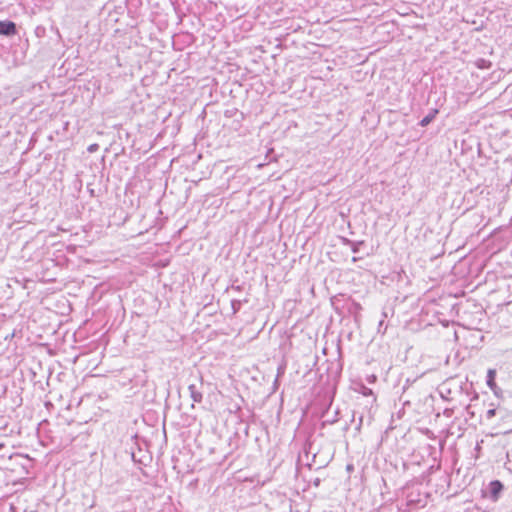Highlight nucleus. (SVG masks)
<instances>
[{"label": "nucleus", "instance_id": "1", "mask_svg": "<svg viewBox=\"0 0 512 512\" xmlns=\"http://www.w3.org/2000/svg\"><path fill=\"white\" fill-rule=\"evenodd\" d=\"M315 442L308 438L304 445L302 452L298 456V461H306V465L312 469L316 466V469H320L326 465L325 461H318V452L315 451Z\"/></svg>", "mask_w": 512, "mask_h": 512}, {"label": "nucleus", "instance_id": "2", "mask_svg": "<svg viewBox=\"0 0 512 512\" xmlns=\"http://www.w3.org/2000/svg\"><path fill=\"white\" fill-rule=\"evenodd\" d=\"M504 491V484L500 480H492L485 489H482V496L492 502H497Z\"/></svg>", "mask_w": 512, "mask_h": 512}, {"label": "nucleus", "instance_id": "3", "mask_svg": "<svg viewBox=\"0 0 512 512\" xmlns=\"http://www.w3.org/2000/svg\"><path fill=\"white\" fill-rule=\"evenodd\" d=\"M17 34V25L11 20L0 21V35L11 37Z\"/></svg>", "mask_w": 512, "mask_h": 512}, {"label": "nucleus", "instance_id": "4", "mask_svg": "<svg viewBox=\"0 0 512 512\" xmlns=\"http://www.w3.org/2000/svg\"><path fill=\"white\" fill-rule=\"evenodd\" d=\"M188 390H189V393H190V397L192 398V400L196 403H201L202 402V399H203V395H202V392L199 391V389L197 388V386L195 384H190L188 386Z\"/></svg>", "mask_w": 512, "mask_h": 512}, {"label": "nucleus", "instance_id": "5", "mask_svg": "<svg viewBox=\"0 0 512 512\" xmlns=\"http://www.w3.org/2000/svg\"><path fill=\"white\" fill-rule=\"evenodd\" d=\"M498 414H507V410L500 406L490 408L486 411V419L491 420L492 418L498 416Z\"/></svg>", "mask_w": 512, "mask_h": 512}, {"label": "nucleus", "instance_id": "6", "mask_svg": "<svg viewBox=\"0 0 512 512\" xmlns=\"http://www.w3.org/2000/svg\"><path fill=\"white\" fill-rule=\"evenodd\" d=\"M439 113L438 109H432L428 115H426L420 122L419 125L422 127L428 126L436 117V115Z\"/></svg>", "mask_w": 512, "mask_h": 512}, {"label": "nucleus", "instance_id": "7", "mask_svg": "<svg viewBox=\"0 0 512 512\" xmlns=\"http://www.w3.org/2000/svg\"><path fill=\"white\" fill-rule=\"evenodd\" d=\"M344 245L350 246L353 253H358L360 246L364 245V241H352L348 238L342 239Z\"/></svg>", "mask_w": 512, "mask_h": 512}, {"label": "nucleus", "instance_id": "8", "mask_svg": "<svg viewBox=\"0 0 512 512\" xmlns=\"http://www.w3.org/2000/svg\"><path fill=\"white\" fill-rule=\"evenodd\" d=\"M495 377L496 371L494 369H489L487 372L486 383L492 390L496 387Z\"/></svg>", "mask_w": 512, "mask_h": 512}, {"label": "nucleus", "instance_id": "9", "mask_svg": "<svg viewBox=\"0 0 512 512\" xmlns=\"http://www.w3.org/2000/svg\"><path fill=\"white\" fill-rule=\"evenodd\" d=\"M242 303H243V301L236 300V299L231 301V308H232L233 314H236L240 311V309L242 307Z\"/></svg>", "mask_w": 512, "mask_h": 512}, {"label": "nucleus", "instance_id": "10", "mask_svg": "<svg viewBox=\"0 0 512 512\" xmlns=\"http://www.w3.org/2000/svg\"><path fill=\"white\" fill-rule=\"evenodd\" d=\"M476 65L480 69H488L491 66V62L485 59H478Z\"/></svg>", "mask_w": 512, "mask_h": 512}, {"label": "nucleus", "instance_id": "11", "mask_svg": "<svg viewBox=\"0 0 512 512\" xmlns=\"http://www.w3.org/2000/svg\"><path fill=\"white\" fill-rule=\"evenodd\" d=\"M498 417L501 421L504 423L506 422H512V413L507 411V414H498Z\"/></svg>", "mask_w": 512, "mask_h": 512}, {"label": "nucleus", "instance_id": "12", "mask_svg": "<svg viewBox=\"0 0 512 512\" xmlns=\"http://www.w3.org/2000/svg\"><path fill=\"white\" fill-rule=\"evenodd\" d=\"M362 394L364 396H370V395H373V392L370 388L366 387V386H363L362 387Z\"/></svg>", "mask_w": 512, "mask_h": 512}, {"label": "nucleus", "instance_id": "13", "mask_svg": "<svg viewBox=\"0 0 512 512\" xmlns=\"http://www.w3.org/2000/svg\"><path fill=\"white\" fill-rule=\"evenodd\" d=\"M98 148H99L98 144H91V145L88 147V151H89L90 153H93V152L97 151V150H98Z\"/></svg>", "mask_w": 512, "mask_h": 512}, {"label": "nucleus", "instance_id": "14", "mask_svg": "<svg viewBox=\"0 0 512 512\" xmlns=\"http://www.w3.org/2000/svg\"><path fill=\"white\" fill-rule=\"evenodd\" d=\"M384 326V320L382 319L379 324H378V331L381 332L382 331V328Z\"/></svg>", "mask_w": 512, "mask_h": 512}, {"label": "nucleus", "instance_id": "15", "mask_svg": "<svg viewBox=\"0 0 512 512\" xmlns=\"http://www.w3.org/2000/svg\"><path fill=\"white\" fill-rule=\"evenodd\" d=\"M337 366H338V367H337V372H336V374H337V375H339V374H340V372H341V370H342V364H341V363H338V364H337Z\"/></svg>", "mask_w": 512, "mask_h": 512}, {"label": "nucleus", "instance_id": "16", "mask_svg": "<svg viewBox=\"0 0 512 512\" xmlns=\"http://www.w3.org/2000/svg\"><path fill=\"white\" fill-rule=\"evenodd\" d=\"M353 306L355 307V309H361V306L359 303L354 302Z\"/></svg>", "mask_w": 512, "mask_h": 512}, {"label": "nucleus", "instance_id": "17", "mask_svg": "<svg viewBox=\"0 0 512 512\" xmlns=\"http://www.w3.org/2000/svg\"><path fill=\"white\" fill-rule=\"evenodd\" d=\"M233 289L237 290V291H240L241 290V286H232Z\"/></svg>", "mask_w": 512, "mask_h": 512}, {"label": "nucleus", "instance_id": "18", "mask_svg": "<svg viewBox=\"0 0 512 512\" xmlns=\"http://www.w3.org/2000/svg\"><path fill=\"white\" fill-rule=\"evenodd\" d=\"M358 259H359V258H357V257H353V258H352V261H353V262H357V261H358Z\"/></svg>", "mask_w": 512, "mask_h": 512}, {"label": "nucleus", "instance_id": "19", "mask_svg": "<svg viewBox=\"0 0 512 512\" xmlns=\"http://www.w3.org/2000/svg\"><path fill=\"white\" fill-rule=\"evenodd\" d=\"M362 421H363V418H360V422H362ZM359 425H361V423H359ZM359 427H360V426H358V428H359Z\"/></svg>", "mask_w": 512, "mask_h": 512}, {"label": "nucleus", "instance_id": "20", "mask_svg": "<svg viewBox=\"0 0 512 512\" xmlns=\"http://www.w3.org/2000/svg\"><path fill=\"white\" fill-rule=\"evenodd\" d=\"M512 430V425H510V427L508 428V431Z\"/></svg>", "mask_w": 512, "mask_h": 512}]
</instances>
